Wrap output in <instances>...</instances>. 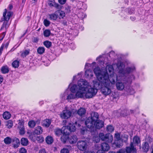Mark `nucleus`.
<instances>
[{
  "instance_id": "40",
  "label": "nucleus",
  "mask_w": 153,
  "mask_h": 153,
  "mask_svg": "<svg viewBox=\"0 0 153 153\" xmlns=\"http://www.w3.org/2000/svg\"><path fill=\"white\" fill-rule=\"evenodd\" d=\"M6 125L8 128H10L13 126V121L10 120H8L7 122Z\"/></svg>"
},
{
  "instance_id": "41",
  "label": "nucleus",
  "mask_w": 153,
  "mask_h": 153,
  "mask_svg": "<svg viewBox=\"0 0 153 153\" xmlns=\"http://www.w3.org/2000/svg\"><path fill=\"white\" fill-rule=\"evenodd\" d=\"M57 12L59 13V19H63L65 16V13L63 11L59 10Z\"/></svg>"
},
{
  "instance_id": "43",
  "label": "nucleus",
  "mask_w": 153,
  "mask_h": 153,
  "mask_svg": "<svg viewBox=\"0 0 153 153\" xmlns=\"http://www.w3.org/2000/svg\"><path fill=\"white\" fill-rule=\"evenodd\" d=\"M44 45L48 48H50L51 46V42L48 41H46L44 42Z\"/></svg>"
},
{
  "instance_id": "3",
  "label": "nucleus",
  "mask_w": 153,
  "mask_h": 153,
  "mask_svg": "<svg viewBox=\"0 0 153 153\" xmlns=\"http://www.w3.org/2000/svg\"><path fill=\"white\" fill-rule=\"evenodd\" d=\"M83 80L86 82L88 84V86L85 89L86 93L85 94V97L87 98H91L95 96L97 91V89L101 88L102 87L103 85L102 81H105L104 78L102 79L101 80L97 79V80H93V82L94 88H91V86L89 85V83L86 80Z\"/></svg>"
},
{
  "instance_id": "59",
  "label": "nucleus",
  "mask_w": 153,
  "mask_h": 153,
  "mask_svg": "<svg viewBox=\"0 0 153 153\" xmlns=\"http://www.w3.org/2000/svg\"><path fill=\"white\" fill-rule=\"evenodd\" d=\"M39 39L36 37H34L33 39V42H34L36 43L38 42Z\"/></svg>"
},
{
  "instance_id": "18",
  "label": "nucleus",
  "mask_w": 153,
  "mask_h": 153,
  "mask_svg": "<svg viewBox=\"0 0 153 153\" xmlns=\"http://www.w3.org/2000/svg\"><path fill=\"white\" fill-rule=\"evenodd\" d=\"M86 113V110L84 108H80L77 111V114L80 117H84Z\"/></svg>"
},
{
  "instance_id": "60",
  "label": "nucleus",
  "mask_w": 153,
  "mask_h": 153,
  "mask_svg": "<svg viewBox=\"0 0 153 153\" xmlns=\"http://www.w3.org/2000/svg\"><path fill=\"white\" fill-rule=\"evenodd\" d=\"M125 152V150L123 149H120L119 151L117 152V153H124Z\"/></svg>"
},
{
  "instance_id": "36",
  "label": "nucleus",
  "mask_w": 153,
  "mask_h": 153,
  "mask_svg": "<svg viewBox=\"0 0 153 153\" xmlns=\"http://www.w3.org/2000/svg\"><path fill=\"white\" fill-rule=\"evenodd\" d=\"M70 132H74L76 129V127L74 125L70 124L69 126H67Z\"/></svg>"
},
{
  "instance_id": "21",
  "label": "nucleus",
  "mask_w": 153,
  "mask_h": 153,
  "mask_svg": "<svg viewBox=\"0 0 153 153\" xmlns=\"http://www.w3.org/2000/svg\"><path fill=\"white\" fill-rule=\"evenodd\" d=\"M85 76L87 78H91L93 76L92 70L90 69L86 70L85 71Z\"/></svg>"
},
{
  "instance_id": "34",
  "label": "nucleus",
  "mask_w": 153,
  "mask_h": 153,
  "mask_svg": "<svg viewBox=\"0 0 153 153\" xmlns=\"http://www.w3.org/2000/svg\"><path fill=\"white\" fill-rule=\"evenodd\" d=\"M50 19L51 20H56L58 18V15H57L56 12L54 13L50 14L49 15Z\"/></svg>"
},
{
  "instance_id": "61",
  "label": "nucleus",
  "mask_w": 153,
  "mask_h": 153,
  "mask_svg": "<svg viewBox=\"0 0 153 153\" xmlns=\"http://www.w3.org/2000/svg\"><path fill=\"white\" fill-rule=\"evenodd\" d=\"M55 2H53V3L51 2H49L48 3V5L50 7H52L54 6V3Z\"/></svg>"
},
{
  "instance_id": "39",
  "label": "nucleus",
  "mask_w": 153,
  "mask_h": 153,
  "mask_svg": "<svg viewBox=\"0 0 153 153\" xmlns=\"http://www.w3.org/2000/svg\"><path fill=\"white\" fill-rule=\"evenodd\" d=\"M36 125V123L33 120L30 121L28 123V126L31 128H33Z\"/></svg>"
},
{
  "instance_id": "14",
  "label": "nucleus",
  "mask_w": 153,
  "mask_h": 153,
  "mask_svg": "<svg viewBox=\"0 0 153 153\" xmlns=\"http://www.w3.org/2000/svg\"><path fill=\"white\" fill-rule=\"evenodd\" d=\"M114 137L117 140V141L115 142V145L117 147L120 148L123 145L122 143H120V141H121V139L120 134L119 133H116L115 134Z\"/></svg>"
},
{
  "instance_id": "19",
  "label": "nucleus",
  "mask_w": 153,
  "mask_h": 153,
  "mask_svg": "<svg viewBox=\"0 0 153 153\" xmlns=\"http://www.w3.org/2000/svg\"><path fill=\"white\" fill-rule=\"evenodd\" d=\"M77 140V136L76 135H73L70 137L68 136V141L71 144L75 143Z\"/></svg>"
},
{
  "instance_id": "25",
  "label": "nucleus",
  "mask_w": 153,
  "mask_h": 153,
  "mask_svg": "<svg viewBox=\"0 0 153 153\" xmlns=\"http://www.w3.org/2000/svg\"><path fill=\"white\" fill-rule=\"evenodd\" d=\"M45 141L47 144H51L53 143V139L52 137L48 136L46 137Z\"/></svg>"
},
{
  "instance_id": "29",
  "label": "nucleus",
  "mask_w": 153,
  "mask_h": 153,
  "mask_svg": "<svg viewBox=\"0 0 153 153\" xmlns=\"http://www.w3.org/2000/svg\"><path fill=\"white\" fill-rule=\"evenodd\" d=\"M11 115L9 112L7 111L4 112L3 114V118L6 120L9 119L11 117Z\"/></svg>"
},
{
  "instance_id": "15",
  "label": "nucleus",
  "mask_w": 153,
  "mask_h": 153,
  "mask_svg": "<svg viewBox=\"0 0 153 153\" xmlns=\"http://www.w3.org/2000/svg\"><path fill=\"white\" fill-rule=\"evenodd\" d=\"M126 153H136L137 150L136 148L134 147V145L133 143H131L130 146L127 147L126 148Z\"/></svg>"
},
{
  "instance_id": "56",
  "label": "nucleus",
  "mask_w": 153,
  "mask_h": 153,
  "mask_svg": "<svg viewBox=\"0 0 153 153\" xmlns=\"http://www.w3.org/2000/svg\"><path fill=\"white\" fill-rule=\"evenodd\" d=\"M39 153H47L45 149H43L40 150Z\"/></svg>"
},
{
  "instance_id": "35",
  "label": "nucleus",
  "mask_w": 153,
  "mask_h": 153,
  "mask_svg": "<svg viewBox=\"0 0 153 153\" xmlns=\"http://www.w3.org/2000/svg\"><path fill=\"white\" fill-rule=\"evenodd\" d=\"M4 141L6 144L9 145L10 144L11 142H12V139H11V138L9 137H7L4 139Z\"/></svg>"
},
{
  "instance_id": "20",
  "label": "nucleus",
  "mask_w": 153,
  "mask_h": 153,
  "mask_svg": "<svg viewBox=\"0 0 153 153\" xmlns=\"http://www.w3.org/2000/svg\"><path fill=\"white\" fill-rule=\"evenodd\" d=\"M101 148L102 150L105 152V151H107L109 149L110 146L107 143H104L101 144Z\"/></svg>"
},
{
  "instance_id": "28",
  "label": "nucleus",
  "mask_w": 153,
  "mask_h": 153,
  "mask_svg": "<svg viewBox=\"0 0 153 153\" xmlns=\"http://www.w3.org/2000/svg\"><path fill=\"white\" fill-rule=\"evenodd\" d=\"M140 142V138L137 136H135L133 139V143L136 145H138Z\"/></svg>"
},
{
  "instance_id": "5",
  "label": "nucleus",
  "mask_w": 153,
  "mask_h": 153,
  "mask_svg": "<svg viewBox=\"0 0 153 153\" xmlns=\"http://www.w3.org/2000/svg\"><path fill=\"white\" fill-rule=\"evenodd\" d=\"M135 78L133 74L128 76L124 80L122 81H118L116 84L117 89L119 90L122 91L125 89L126 85L131 84L132 80Z\"/></svg>"
},
{
  "instance_id": "1",
  "label": "nucleus",
  "mask_w": 153,
  "mask_h": 153,
  "mask_svg": "<svg viewBox=\"0 0 153 153\" xmlns=\"http://www.w3.org/2000/svg\"><path fill=\"white\" fill-rule=\"evenodd\" d=\"M78 85H74L71 88V91L73 93L76 92L74 94L71 93L67 96V99H74L76 98H81L85 96L86 88L88 86L87 83L83 79H81L78 82Z\"/></svg>"
},
{
  "instance_id": "33",
  "label": "nucleus",
  "mask_w": 153,
  "mask_h": 153,
  "mask_svg": "<svg viewBox=\"0 0 153 153\" xmlns=\"http://www.w3.org/2000/svg\"><path fill=\"white\" fill-rule=\"evenodd\" d=\"M54 132L55 135L57 136H59L62 134V129L56 128L54 129Z\"/></svg>"
},
{
  "instance_id": "37",
  "label": "nucleus",
  "mask_w": 153,
  "mask_h": 153,
  "mask_svg": "<svg viewBox=\"0 0 153 153\" xmlns=\"http://www.w3.org/2000/svg\"><path fill=\"white\" fill-rule=\"evenodd\" d=\"M45 49L43 47H39L37 49V52L39 54H42L45 52Z\"/></svg>"
},
{
  "instance_id": "48",
  "label": "nucleus",
  "mask_w": 153,
  "mask_h": 153,
  "mask_svg": "<svg viewBox=\"0 0 153 153\" xmlns=\"http://www.w3.org/2000/svg\"><path fill=\"white\" fill-rule=\"evenodd\" d=\"M30 53L29 50H25L22 53V56H25L28 55Z\"/></svg>"
},
{
  "instance_id": "38",
  "label": "nucleus",
  "mask_w": 153,
  "mask_h": 153,
  "mask_svg": "<svg viewBox=\"0 0 153 153\" xmlns=\"http://www.w3.org/2000/svg\"><path fill=\"white\" fill-rule=\"evenodd\" d=\"M19 62L17 60H15L12 62V65L13 67L18 68L19 66Z\"/></svg>"
},
{
  "instance_id": "6",
  "label": "nucleus",
  "mask_w": 153,
  "mask_h": 153,
  "mask_svg": "<svg viewBox=\"0 0 153 153\" xmlns=\"http://www.w3.org/2000/svg\"><path fill=\"white\" fill-rule=\"evenodd\" d=\"M117 67L119 70L118 73L121 76H125L130 73L134 71L135 70L134 67H128L124 69L125 65L122 62H120L118 64Z\"/></svg>"
},
{
  "instance_id": "11",
  "label": "nucleus",
  "mask_w": 153,
  "mask_h": 153,
  "mask_svg": "<svg viewBox=\"0 0 153 153\" xmlns=\"http://www.w3.org/2000/svg\"><path fill=\"white\" fill-rule=\"evenodd\" d=\"M23 121H20L18 123V129L19 130V134L20 135H23L25 133V128Z\"/></svg>"
},
{
  "instance_id": "63",
  "label": "nucleus",
  "mask_w": 153,
  "mask_h": 153,
  "mask_svg": "<svg viewBox=\"0 0 153 153\" xmlns=\"http://www.w3.org/2000/svg\"><path fill=\"white\" fill-rule=\"evenodd\" d=\"M62 24L66 26L67 25V22L65 20H64V21H62Z\"/></svg>"
},
{
  "instance_id": "2",
  "label": "nucleus",
  "mask_w": 153,
  "mask_h": 153,
  "mask_svg": "<svg viewBox=\"0 0 153 153\" xmlns=\"http://www.w3.org/2000/svg\"><path fill=\"white\" fill-rule=\"evenodd\" d=\"M91 116L87 118L85 121V124L89 128L92 129L94 127L97 129H100L104 126V122L99 120V114L95 112H92Z\"/></svg>"
},
{
  "instance_id": "23",
  "label": "nucleus",
  "mask_w": 153,
  "mask_h": 153,
  "mask_svg": "<svg viewBox=\"0 0 153 153\" xmlns=\"http://www.w3.org/2000/svg\"><path fill=\"white\" fill-rule=\"evenodd\" d=\"M42 128L39 126L36 127L34 131V133L36 134H40L42 133Z\"/></svg>"
},
{
  "instance_id": "50",
  "label": "nucleus",
  "mask_w": 153,
  "mask_h": 153,
  "mask_svg": "<svg viewBox=\"0 0 153 153\" xmlns=\"http://www.w3.org/2000/svg\"><path fill=\"white\" fill-rule=\"evenodd\" d=\"M96 64V62H93L91 64H90L89 63H86L85 64V68H87V67L88 68V66H89L88 65H90V66H92H92H94V65Z\"/></svg>"
},
{
  "instance_id": "42",
  "label": "nucleus",
  "mask_w": 153,
  "mask_h": 153,
  "mask_svg": "<svg viewBox=\"0 0 153 153\" xmlns=\"http://www.w3.org/2000/svg\"><path fill=\"white\" fill-rule=\"evenodd\" d=\"M51 34V31L49 30H45L43 32V35L45 37H49Z\"/></svg>"
},
{
  "instance_id": "64",
  "label": "nucleus",
  "mask_w": 153,
  "mask_h": 153,
  "mask_svg": "<svg viewBox=\"0 0 153 153\" xmlns=\"http://www.w3.org/2000/svg\"><path fill=\"white\" fill-rule=\"evenodd\" d=\"M84 153H94V152L90 151H85Z\"/></svg>"
},
{
  "instance_id": "55",
  "label": "nucleus",
  "mask_w": 153,
  "mask_h": 153,
  "mask_svg": "<svg viewBox=\"0 0 153 153\" xmlns=\"http://www.w3.org/2000/svg\"><path fill=\"white\" fill-rule=\"evenodd\" d=\"M66 1L67 0H58V2L61 4L62 5L66 3Z\"/></svg>"
},
{
  "instance_id": "12",
  "label": "nucleus",
  "mask_w": 153,
  "mask_h": 153,
  "mask_svg": "<svg viewBox=\"0 0 153 153\" xmlns=\"http://www.w3.org/2000/svg\"><path fill=\"white\" fill-rule=\"evenodd\" d=\"M107 71H108L109 73V74L108 73V79H109V77L111 75H113L114 76L116 75L117 77V76L116 74L114 73V69L113 68L112 65H108L106 68V70L104 72H107Z\"/></svg>"
},
{
  "instance_id": "27",
  "label": "nucleus",
  "mask_w": 153,
  "mask_h": 153,
  "mask_svg": "<svg viewBox=\"0 0 153 153\" xmlns=\"http://www.w3.org/2000/svg\"><path fill=\"white\" fill-rule=\"evenodd\" d=\"M51 123L50 120L46 119L43 121L42 126L46 127H48L51 124Z\"/></svg>"
},
{
  "instance_id": "26",
  "label": "nucleus",
  "mask_w": 153,
  "mask_h": 153,
  "mask_svg": "<svg viewBox=\"0 0 153 153\" xmlns=\"http://www.w3.org/2000/svg\"><path fill=\"white\" fill-rule=\"evenodd\" d=\"M20 143L22 145L27 146L28 144V140L27 138L22 137Z\"/></svg>"
},
{
  "instance_id": "45",
  "label": "nucleus",
  "mask_w": 153,
  "mask_h": 153,
  "mask_svg": "<svg viewBox=\"0 0 153 153\" xmlns=\"http://www.w3.org/2000/svg\"><path fill=\"white\" fill-rule=\"evenodd\" d=\"M106 130L108 132H111L114 131V128L111 125H108L106 127Z\"/></svg>"
},
{
  "instance_id": "8",
  "label": "nucleus",
  "mask_w": 153,
  "mask_h": 153,
  "mask_svg": "<svg viewBox=\"0 0 153 153\" xmlns=\"http://www.w3.org/2000/svg\"><path fill=\"white\" fill-rule=\"evenodd\" d=\"M94 72L96 75L97 78L98 79L101 80L103 78H105V76L108 78V75L107 72L101 71L99 67L95 68L94 70Z\"/></svg>"
},
{
  "instance_id": "57",
  "label": "nucleus",
  "mask_w": 153,
  "mask_h": 153,
  "mask_svg": "<svg viewBox=\"0 0 153 153\" xmlns=\"http://www.w3.org/2000/svg\"><path fill=\"white\" fill-rule=\"evenodd\" d=\"M70 48L72 50H74L75 48V46L73 43H71L70 45Z\"/></svg>"
},
{
  "instance_id": "24",
  "label": "nucleus",
  "mask_w": 153,
  "mask_h": 153,
  "mask_svg": "<svg viewBox=\"0 0 153 153\" xmlns=\"http://www.w3.org/2000/svg\"><path fill=\"white\" fill-rule=\"evenodd\" d=\"M149 146L147 142L144 143L142 147L143 151L144 152H147L149 149Z\"/></svg>"
},
{
  "instance_id": "62",
  "label": "nucleus",
  "mask_w": 153,
  "mask_h": 153,
  "mask_svg": "<svg viewBox=\"0 0 153 153\" xmlns=\"http://www.w3.org/2000/svg\"><path fill=\"white\" fill-rule=\"evenodd\" d=\"M66 95V93H64V94H61V98L62 99H65V96Z\"/></svg>"
},
{
  "instance_id": "17",
  "label": "nucleus",
  "mask_w": 153,
  "mask_h": 153,
  "mask_svg": "<svg viewBox=\"0 0 153 153\" xmlns=\"http://www.w3.org/2000/svg\"><path fill=\"white\" fill-rule=\"evenodd\" d=\"M12 143H13V147L15 148H17L19 146L20 142L19 139L16 137L13 138L12 139Z\"/></svg>"
},
{
  "instance_id": "53",
  "label": "nucleus",
  "mask_w": 153,
  "mask_h": 153,
  "mask_svg": "<svg viewBox=\"0 0 153 153\" xmlns=\"http://www.w3.org/2000/svg\"><path fill=\"white\" fill-rule=\"evenodd\" d=\"M37 140L40 142H42L44 141V138L42 136H40L37 137Z\"/></svg>"
},
{
  "instance_id": "10",
  "label": "nucleus",
  "mask_w": 153,
  "mask_h": 153,
  "mask_svg": "<svg viewBox=\"0 0 153 153\" xmlns=\"http://www.w3.org/2000/svg\"><path fill=\"white\" fill-rule=\"evenodd\" d=\"M77 145L78 149L82 151L85 150L87 147V145L86 142L83 140L78 141Z\"/></svg>"
},
{
  "instance_id": "31",
  "label": "nucleus",
  "mask_w": 153,
  "mask_h": 153,
  "mask_svg": "<svg viewBox=\"0 0 153 153\" xmlns=\"http://www.w3.org/2000/svg\"><path fill=\"white\" fill-rule=\"evenodd\" d=\"M128 135L126 134H123L121 136V141L122 143L123 142L126 143L128 140Z\"/></svg>"
},
{
  "instance_id": "47",
  "label": "nucleus",
  "mask_w": 153,
  "mask_h": 153,
  "mask_svg": "<svg viewBox=\"0 0 153 153\" xmlns=\"http://www.w3.org/2000/svg\"><path fill=\"white\" fill-rule=\"evenodd\" d=\"M109 57L113 58L115 56V53L114 51H111L109 52Z\"/></svg>"
},
{
  "instance_id": "22",
  "label": "nucleus",
  "mask_w": 153,
  "mask_h": 153,
  "mask_svg": "<svg viewBox=\"0 0 153 153\" xmlns=\"http://www.w3.org/2000/svg\"><path fill=\"white\" fill-rule=\"evenodd\" d=\"M62 132L63 135L68 136L70 132L67 126H63L62 128Z\"/></svg>"
},
{
  "instance_id": "7",
  "label": "nucleus",
  "mask_w": 153,
  "mask_h": 153,
  "mask_svg": "<svg viewBox=\"0 0 153 153\" xmlns=\"http://www.w3.org/2000/svg\"><path fill=\"white\" fill-rule=\"evenodd\" d=\"M12 14L13 13L12 12L9 11L7 12V9H4V11L3 13V18H1L0 21V22L4 21L0 29L1 31L5 28L6 29L7 25L10 17Z\"/></svg>"
},
{
  "instance_id": "46",
  "label": "nucleus",
  "mask_w": 153,
  "mask_h": 153,
  "mask_svg": "<svg viewBox=\"0 0 153 153\" xmlns=\"http://www.w3.org/2000/svg\"><path fill=\"white\" fill-rule=\"evenodd\" d=\"M44 25L46 27H48L51 24V22L47 19H45L43 21Z\"/></svg>"
},
{
  "instance_id": "54",
  "label": "nucleus",
  "mask_w": 153,
  "mask_h": 153,
  "mask_svg": "<svg viewBox=\"0 0 153 153\" xmlns=\"http://www.w3.org/2000/svg\"><path fill=\"white\" fill-rule=\"evenodd\" d=\"M54 7L56 8L57 9H60L61 8V6L59 5V4L57 3H54Z\"/></svg>"
},
{
  "instance_id": "58",
  "label": "nucleus",
  "mask_w": 153,
  "mask_h": 153,
  "mask_svg": "<svg viewBox=\"0 0 153 153\" xmlns=\"http://www.w3.org/2000/svg\"><path fill=\"white\" fill-rule=\"evenodd\" d=\"M9 41H8L5 44L4 43V47H5V48H6V49H7L9 45ZM4 44V43H3Z\"/></svg>"
},
{
  "instance_id": "51",
  "label": "nucleus",
  "mask_w": 153,
  "mask_h": 153,
  "mask_svg": "<svg viewBox=\"0 0 153 153\" xmlns=\"http://www.w3.org/2000/svg\"><path fill=\"white\" fill-rule=\"evenodd\" d=\"M71 7L67 5L65 7V10L67 13H69L71 11Z\"/></svg>"
},
{
  "instance_id": "52",
  "label": "nucleus",
  "mask_w": 153,
  "mask_h": 153,
  "mask_svg": "<svg viewBox=\"0 0 153 153\" xmlns=\"http://www.w3.org/2000/svg\"><path fill=\"white\" fill-rule=\"evenodd\" d=\"M19 153H26L27 151L24 148H21L19 150Z\"/></svg>"
},
{
  "instance_id": "9",
  "label": "nucleus",
  "mask_w": 153,
  "mask_h": 153,
  "mask_svg": "<svg viewBox=\"0 0 153 153\" xmlns=\"http://www.w3.org/2000/svg\"><path fill=\"white\" fill-rule=\"evenodd\" d=\"M99 136L102 140L105 141L108 143H111L113 140V136L110 133L104 135L103 133H101L99 134Z\"/></svg>"
},
{
  "instance_id": "16",
  "label": "nucleus",
  "mask_w": 153,
  "mask_h": 153,
  "mask_svg": "<svg viewBox=\"0 0 153 153\" xmlns=\"http://www.w3.org/2000/svg\"><path fill=\"white\" fill-rule=\"evenodd\" d=\"M128 85L125 87V90L129 94H133L135 92L134 90L132 87Z\"/></svg>"
},
{
  "instance_id": "32",
  "label": "nucleus",
  "mask_w": 153,
  "mask_h": 153,
  "mask_svg": "<svg viewBox=\"0 0 153 153\" xmlns=\"http://www.w3.org/2000/svg\"><path fill=\"white\" fill-rule=\"evenodd\" d=\"M68 136L63 135L61 136L60 140L62 143H65L67 141H68Z\"/></svg>"
},
{
  "instance_id": "44",
  "label": "nucleus",
  "mask_w": 153,
  "mask_h": 153,
  "mask_svg": "<svg viewBox=\"0 0 153 153\" xmlns=\"http://www.w3.org/2000/svg\"><path fill=\"white\" fill-rule=\"evenodd\" d=\"M129 114L128 111L126 109L122 111L121 112V114L123 116H126Z\"/></svg>"
},
{
  "instance_id": "30",
  "label": "nucleus",
  "mask_w": 153,
  "mask_h": 153,
  "mask_svg": "<svg viewBox=\"0 0 153 153\" xmlns=\"http://www.w3.org/2000/svg\"><path fill=\"white\" fill-rule=\"evenodd\" d=\"M1 71L3 74L8 73L9 71L8 68L7 66H2L1 68Z\"/></svg>"
},
{
  "instance_id": "4",
  "label": "nucleus",
  "mask_w": 153,
  "mask_h": 153,
  "mask_svg": "<svg viewBox=\"0 0 153 153\" xmlns=\"http://www.w3.org/2000/svg\"><path fill=\"white\" fill-rule=\"evenodd\" d=\"M104 82L102 81L103 85L101 88L102 93L104 95H107L109 94L111 90L110 88L111 84H114L117 81V77L116 75H111L108 79L107 77L105 76Z\"/></svg>"
},
{
  "instance_id": "13",
  "label": "nucleus",
  "mask_w": 153,
  "mask_h": 153,
  "mask_svg": "<svg viewBox=\"0 0 153 153\" xmlns=\"http://www.w3.org/2000/svg\"><path fill=\"white\" fill-rule=\"evenodd\" d=\"M71 111L67 110H64L60 114V117L62 119H67L71 116Z\"/></svg>"
},
{
  "instance_id": "49",
  "label": "nucleus",
  "mask_w": 153,
  "mask_h": 153,
  "mask_svg": "<svg viewBox=\"0 0 153 153\" xmlns=\"http://www.w3.org/2000/svg\"><path fill=\"white\" fill-rule=\"evenodd\" d=\"M60 153H69V151L67 149L63 148L61 150Z\"/></svg>"
}]
</instances>
